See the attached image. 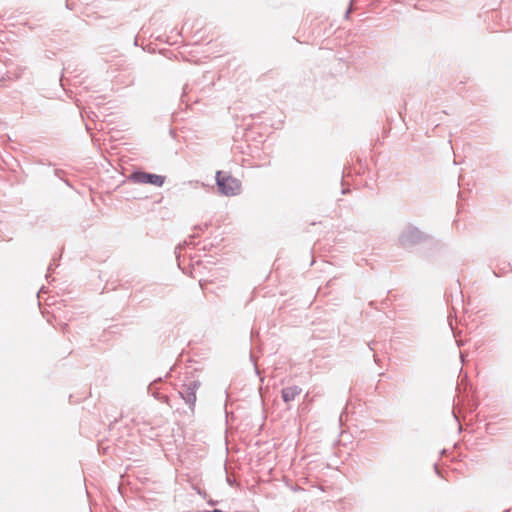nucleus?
Wrapping results in <instances>:
<instances>
[{"mask_svg":"<svg viewBox=\"0 0 512 512\" xmlns=\"http://www.w3.org/2000/svg\"><path fill=\"white\" fill-rule=\"evenodd\" d=\"M216 184L221 194L225 196H236L241 192V182L221 171L216 173Z\"/></svg>","mask_w":512,"mask_h":512,"instance_id":"obj_1","label":"nucleus"},{"mask_svg":"<svg viewBox=\"0 0 512 512\" xmlns=\"http://www.w3.org/2000/svg\"><path fill=\"white\" fill-rule=\"evenodd\" d=\"M130 179L135 183L151 184L157 187L163 186L165 177L157 174H150L142 171L133 172Z\"/></svg>","mask_w":512,"mask_h":512,"instance_id":"obj_2","label":"nucleus"},{"mask_svg":"<svg viewBox=\"0 0 512 512\" xmlns=\"http://www.w3.org/2000/svg\"><path fill=\"white\" fill-rule=\"evenodd\" d=\"M423 239V233L418 228L412 226L407 227L399 237V241L404 247L415 245Z\"/></svg>","mask_w":512,"mask_h":512,"instance_id":"obj_3","label":"nucleus"},{"mask_svg":"<svg viewBox=\"0 0 512 512\" xmlns=\"http://www.w3.org/2000/svg\"><path fill=\"white\" fill-rule=\"evenodd\" d=\"M198 388L199 383L192 381L189 384L184 385L182 390L179 392L185 403L188 404L191 408H193L195 405L196 391Z\"/></svg>","mask_w":512,"mask_h":512,"instance_id":"obj_4","label":"nucleus"},{"mask_svg":"<svg viewBox=\"0 0 512 512\" xmlns=\"http://www.w3.org/2000/svg\"><path fill=\"white\" fill-rule=\"evenodd\" d=\"M301 392H302V389L299 386L293 385V386L283 388L281 391V396L285 403H289V402L295 400V398L297 396H299L301 394Z\"/></svg>","mask_w":512,"mask_h":512,"instance_id":"obj_5","label":"nucleus"},{"mask_svg":"<svg viewBox=\"0 0 512 512\" xmlns=\"http://www.w3.org/2000/svg\"><path fill=\"white\" fill-rule=\"evenodd\" d=\"M208 512H221V510L214 509V510H212V511H208Z\"/></svg>","mask_w":512,"mask_h":512,"instance_id":"obj_6","label":"nucleus"}]
</instances>
